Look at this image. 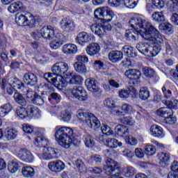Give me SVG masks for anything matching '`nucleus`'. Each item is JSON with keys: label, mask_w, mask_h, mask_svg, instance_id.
I'll list each match as a JSON object with an SVG mask.
<instances>
[{"label": "nucleus", "mask_w": 178, "mask_h": 178, "mask_svg": "<svg viewBox=\"0 0 178 178\" xmlns=\"http://www.w3.org/2000/svg\"><path fill=\"white\" fill-rule=\"evenodd\" d=\"M155 152H156V149H155V147L153 145H146L145 146V154H146V155L152 156V155H155Z\"/></svg>", "instance_id": "obj_55"}, {"label": "nucleus", "mask_w": 178, "mask_h": 178, "mask_svg": "<svg viewBox=\"0 0 178 178\" xmlns=\"http://www.w3.org/2000/svg\"><path fill=\"white\" fill-rule=\"evenodd\" d=\"M115 133L119 137H127L129 136V128L124 125L118 124L115 128Z\"/></svg>", "instance_id": "obj_29"}, {"label": "nucleus", "mask_w": 178, "mask_h": 178, "mask_svg": "<svg viewBox=\"0 0 178 178\" xmlns=\"http://www.w3.org/2000/svg\"><path fill=\"white\" fill-rule=\"evenodd\" d=\"M123 50L124 54L129 58H136V56H137V53H136V49H134L132 47L124 46L123 47Z\"/></svg>", "instance_id": "obj_45"}, {"label": "nucleus", "mask_w": 178, "mask_h": 178, "mask_svg": "<svg viewBox=\"0 0 178 178\" xmlns=\"http://www.w3.org/2000/svg\"><path fill=\"white\" fill-rule=\"evenodd\" d=\"M44 132L45 129H44V128H39L34 134L36 136L35 138V144H38L40 147H45L49 144L48 139L44 136Z\"/></svg>", "instance_id": "obj_12"}, {"label": "nucleus", "mask_w": 178, "mask_h": 178, "mask_svg": "<svg viewBox=\"0 0 178 178\" xmlns=\"http://www.w3.org/2000/svg\"><path fill=\"white\" fill-rule=\"evenodd\" d=\"M170 113H173V111L170 108L161 107L156 111V114L158 116H161V118H165Z\"/></svg>", "instance_id": "obj_42"}, {"label": "nucleus", "mask_w": 178, "mask_h": 178, "mask_svg": "<svg viewBox=\"0 0 178 178\" xmlns=\"http://www.w3.org/2000/svg\"><path fill=\"white\" fill-rule=\"evenodd\" d=\"M152 5L153 9H158L159 10H161V9H163L165 2L163 0H152Z\"/></svg>", "instance_id": "obj_52"}, {"label": "nucleus", "mask_w": 178, "mask_h": 178, "mask_svg": "<svg viewBox=\"0 0 178 178\" xmlns=\"http://www.w3.org/2000/svg\"><path fill=\"white\" fill-rule=\"evenodd\" d=\"M75 41L79 45L84 47L87 42L91 41V35L86 31H82L77 34Z\"/></svg>", "instance_id": "obj_17"}, {"label": "nucleus", "mask_w": 178, "mask_h": 178, "mask_svg": "<svg viewBox=\"0 0 178 178\" xmlns=\"http://www.w3.org/2000/svg\"><path fill=\"white\" fill-rule=\"evenodd\" d=\"M13 109V106L10 103H7L0 106V118H5V116L9 115Z\"/></svg>", "instance_id": "obj_30"}, {"label": "nucleus", "mask_w": 178, "mask_h": 178, "mask_svg": "<svg viewBox=\"0 0 178 178\" xmlns=\"http://www.w3.org/2000/svg\"><path fill=\"white\" fill-rule=\"evenodd\" d=\"M124 76L131 80L133 84H137L138 80H140V77H141V72L136 69H130L125 71Z\"/></svg>", "instance_id": "obj_13"}, {"label": "nucleus", "mask_w": 178, "mask_h": 178, "mask_svg": "<svg viewBox=\"0 0 178 178\" xmlns=\"http://www.w3.org/2000/svg\"><path fill=\"white\" fill-rule=\"evenodd\" d=\"M63 35H54L53 40L51 41L49 45L51 49H59L61 45H63Z\"/></svg>", "instance_id": "obj_24"}, {"label": "nucleus", "mask_w": 178, "mask_h": 178, "mask_svg": "<svg viewBox=\"0 0 178 178\" xmlns=\"http://www.w3.org/2000/svg\"><path fill=\"white\" fill-rule=\"evenodd\" d=\"M63 54L65 55H73L77 53V46L74 44L68 43L62 47Z\"/></svg>", "instance_id": "obj_25"}, {"label": "nucleus", "mask_w": 178, "mask_h": 178, "mask_svg": "<svg viewBox=\"0 0 178 178\" xmlns=\"http://www.w3.org/2000/svg\"><path fill=\"white\" fill-rule=\"evenodd\" d=\"M115 169H119V164L112 159H108L104 165L106 175L108 176L112 175Z\"/></svg>", "instance_id": "obj_16"}, {"label": "nucleus", "mask_w": 178, "mask_h": 178, "mask_svg": "<svg viewBox=\"0 0 178 178\" xmlns=\"http://www.w3.org/2000/svg\"><path fill=\"white\" fill-rule=\"evenodd\" d=\"M59 152L60 150L55 149L54 147H44L42 153L38 154L40 159L47 161L48 159H56L59 156Z\"/></svg>", "instance_id": "obj_7"}, {"label": "nucleus", "mask_w": 178, "mask_h": 178, "mask_svg": "<svg viewBox=\"0 0 178 178\" xmlns=\"http://www.w3.org/2000/svg\"><path fill=\"white\" fill-rule=\"evenodd\" d=\"M108 59L113 63H118V62H120L122 59H123V53L120 51H111L108 54Z\"/></svg>", "instance_id": "obj_26"}, {"label": "nucleus", "mask_w": 178, "mask_h": 178, "mask_svg": "<svg viewBox=\"0 0 178 178\" xmlns=\"http://www.w3.org/2000/svg\"><path fill=\"white\" fill-rule=\"evenodd\" d=\"M35 17L30 13H26V17L25 19V24L24 26H28L29 27H35Z\"/></svg>", "instance_id": "obj_37"}, {"label": "nucleus", "mask_w": 178, "mask_h": 178, "mask_svg": "<svg viewBox=\"0 0 178 178\" xmlns=\"http://www.w3.org/2000/svg\"><path fill=\"white\" fill-rule=\"evenodd\" d=\"M101 47L98 43H91L86 47V54L90 56H94L99 54Z\"/></svg>", "instance_id": "obj_27"}, {"label": "nucleus", "mask_w": 178, "mask_h": 178, "mask_svg": "<svg viewBox=\"0 0 178 178\" xmlns=\"http://www.w3.org/2000/svg\"><path fill=\"white\" fill-rule=\"evenodd\" d=\"M26 13L25 14L17 13L15 15V23H17L18 26H24L26 24Z\"/></svg>", "instance_id": "obj_41"}, {"label": "nucleus", "mask_w": 178, "mask_h": 178, "mask_svg": "<svg viewBox=\"0 0 178 178\" xmlns=\"http://www.w3.org/2000/svg\"><path fill=\"white\" fill-rule=\"evenodd\" d=\"M13 99L16 104L21 105L22 106H26L27 105V101L23 95L19 92H15L13 95Z\"/></svg>", "instance_id": "obj_38"}, {"label": "nucleus", "mask_w": 178, "mask_h": 178, "mask_svg": "<svg viewBox=\"0 0 178 178\" xmlns=\"http://www.w3.org/2000/svg\"><path fill=\"white\" fill-rule=\"evenodd\" d=\"M163 104L168 106L170 109H178V101L174 100L173 102L170 100H163Z\"/></svg>", "instance_id": "obj_57"}, {"label": "nucleus", "mask_w": 178, "mask_h": 178, "mask_svg": "<svg viewBox=\"0 0 178 178\" xmlns=\"http://www.w3.org/2000/svg\"><path fill=\"white\" fill-rule=\"evenodd\" d=\"M149 131L151 136H153V137H161L163 134V129L156 124L152 125Z\"/></svg>", "instance_id": "obj_34"}, {"label": "nucleus", "mask_w": 178, "mask_h": 178, "mask_svg": "<svg viewBox=\"0 0 178 178\" xmlns=\"http://www.w3.org/2000/svg\"><path fill=\"white\" fill-rule=\"evenodd\" d=\"M104 105L106 108H110L111 113L113 115H116V116H122L123 115V112L119 111V106L115 104V100L111 98H107L104 102Z\"/></svg>", "instance_id": "obj_11"}, {"label": "nucleus", "mask_w": 178, "mask_h": 178, "mask_svg": "<svg viewBox=\"0 0 178 178\" xmlns=\"http://www.w3.org/2000/svg\"><path fill=\"white\" fill-rule=\"evenodd\" d=\"M152 17L154 22H158L159 23L165 22V15H163L162 12H154L152 14Z\"/></svg>", "instance_id": "obj_50"}, {"label": "nucleus", "mask_w": 178, "mask_h": 178, "mask_svg": "<svg viewBox=\"0 0 178 178\" xmlns=\"http://www.w3.org/2000/svg\"><path fill=\"white\" fill-rule=\"evenodd\" d=\"M51 72L56 76H61L63 80H66V76L70 74L69 65L65 62H58L51 67Z\"/></svg>", "instance_id": "obj_5"}, {"label": "nucleus", "mask_w": 178, "mask_h": 178, "mask_svg": "<svg viewBox=\"0 0 178 178\" xmlns=\"http://www.w3.org/2000/svg\"><path fill=\"white\" fill-rule=\"evenodd\" d=\"M129 23L132 29L139 30L140 35L146 41H149L150 44H155L154 46H149L147 56H156L161 52V49H162V45L165 42V37L151 23L145 20L144 16L140 14H136L131 18Z\"/></svg>", "instance_id": "obj_1"}, {"label": "nucleus", "mask_w": 178, "mask_h": 178, "mask_svg": "<svg viewBox=\"0 0 178 178\" xmlns=\"http://www.w3.org/2000/svg\"><path fill=\"white\" fill-rule=\"evenodd\" d=\"M48 168L51 172L55 173H60L65 170V163L60 160H57L49 163Z\"/></svg>", "instance_id": "obj_18"}, {"label": "nucleus", "mask_w": 178, "mask_h": 178, "mask_svg": "<svg viewBox=\"0 0 178 178\" xmlns=\"http://www.w3.org/2000/svg\"><path fill=\"white\" fill-rule=\"evenodd\" d=\"M120 121L121 123L127 124V126H134V124H136V121L130 116L124 117L120 119Z\"/></svg>", "instance_id": "obj_54"}, {"label": "nucleus", "mask_w": 178, "mask_h": 178, "mask_svg": "<svg viewBox=\"0 0 178 178\" xmlns=\"http://www.w3.org/2000/svg\"><path fill=\"white\" fill-rule=\"evenodd\" d=\"M108 4L116 8L124 5V6L129 9H134V8L137 6V1L136 0H108Z\"/></svg>", "instance_id": "obj_10"}, {"label": "nucleus", "mask_w": 178, "mask_h": 178, "mask_svg": "<svg viewBox=\"0 0 178 178\" xmlns=\"http://www.w3.org/2000/svg\"><path fill=\"white\" fill-rule=\"evenodd\" d=\"M60 117L61 118L62 120H63V122H69V120L72 119V114H70L69 111L63 110L61 111Z\"/></svg>", "instance_id": "obj_58"}, {"label": "nucleus", "mask_w": 178, "mask_h": 178, "mask_svg": "<svg viewBox=\"0 0 178 178\" xmlns=\"http://www.w3.org/2000/svg\"><path fill=\"white\" fill-rule=\"evenodd\" d=\"M168 8L170 12H178V0H170Z\"/></svg>", "instance_id": "obj_53"}, {"label": "nucleus", "mask_w": 178, "mask_h": 178, "mask_svg": "<svg viewBox=\"0 0 178 178\" xmlns=\"http://www.w3.org/2000/svg\"><path fill=\"white\" fill-rule=\"evenodd\" d=\"M15 113L21 119H24V118H27V108L18 106L15 110Z\"/></svg>", "instance_id": "obj_48"}, {"label": "nucleus", "mask_w": 178, "mask_h": 178, "mask_svg": "<svg viewBox=\"0 0 178 178\" xmlns=\"http://www.w3.org/2000/svg\"><path fill=\"white\" fill-rule=\"evenodd\" d=\"M23 131L27 134H31V136H34L36 131H38L40 128H34L33 126L29 125V124H24L22 126Z\"/></svg>", "instance_id": "obj_44"}, {"label": "nucleus", "mask_w": 178, "mask_h": 178, "mask_svg": "<svg viewBox=\"0 0 178 178\" xmlns=\"http://www.w3.org/2000/svg\"><path fill=\"white\" fill-rule=\"evenodd\" d=\"M157 156L160 161L159 164L163 168H165V166H168V163L169 162V159H170V156L168 154V153H159Z\"/></svg>", "instance_id": "obj_36"}, {"label": "nucleus", "mask_w": 178, "mask_h": 178, "mask_svg": "<svg viewBox=\"0 0 178 178\" xmlns=\"http://www.w3.org/2000/svg\"><path fill=\"white\" fill-rule=\"evenodd\" d=\"M74 67L75 71L80 74H83V73H86L87 72V67H86V64H81L80 63H74Z\"/></svg>", "instance_id": "obj_47"}, {"label": "nucleus", "mask_w": 178, "mask_h": 178, "mask_svg": "<svg viewBox=\"0 0 178 178\" xmlns=\"http://www.w3.org/2000/svg\"><path fill=\"white\" fill-rule=\"evenodd\" d=\"M65 77L66 80L63 79V82L65 83V87H66L67 84H81L84 81L81 76L76 75L73 72H70Z\"/></svg>", "instance_id": "obj_14"}, {"label": "nucleus", "mask_w": 178, "mask_h": 178, "mask_svg": "<svg viewBox=\"0 0 178 178\" xmlns=\"http://www.w3.org/2000/svg\"><path fill=\"white\" fill-rule=\"evenodd\" d=\"M104 7L97 8L94 13H95V17L96 19H102V17H105V12H104Z\"/></svg>", "instance_id": "obj_63"}, {"label": "nucleus", "mask_w": 178, "mask_h": 178, "mask_svg": "<svg viewBox=\"0 0 178 178\" xmlns=\"http://www.w3.org/2000/svg\"><path fill=\"white\" fill-rule=\"evenodd\" d=\"M52 74L51 72L45 73L43 76L44 80L46 81H48V84L44 83L43 86V88L46 90L47 91H55V89L54 88L53 86H56V88H58V90H63L65 88V82H63V76H57L54 78H53Z\"/></svg>", "instance_id": "obj_3"}, {"label": "nucleus", "mask_w": 178, "mask_h": 178, "mask_svg": "<svg viewBox=\"0 0 178 178\" xmlns=\"http://www.w3.org/2000/svg\"><path fill=\"white\" fill-rule=\"evenodd\" d=\"M26 117L38 119L41 118V110L33 105H29L26 107Z\"/></svg>", "instance_id": "obj_21"}, {"label": "nucleus", "mask_w": 178, "mask_h": 178, "mask_svg": "<svg viewBox=\"0 0 178 178\" xmlns=\"http://www.w3.org/2000/svg\"><path fill=\"white\" fill-rule=\"evenodd\" d=\"M59 152L60 150L55 149L54 147H44L42 153L38 154L40 159L47 161L48 159H56L59 156Z\"/></svg>", "instance_id": "obj_6"}, {"label": "nucleus", "mask_w": 178, "mask_h": 178, "mask_svg": "<svg viewBox=\"0 0 178 178\" xmlns=\"http://www.w3.org/2000/svg\"><path fill=\"white\" fill-rule=\"evenodd\" d=\"M121 109L125 115H131V113H133V107L129 104H123Z\"/></svg>", "instance_id": "obj_61"}, {"label": "nucleus", "mask_w": 178, "mask_h": 178, "mask_svg": "<svg viewBox=\"0 0 178 178\" xmlns=\"http://www.w3.org/2000/svg\"><path fill=\"white\" fill-rule=\"evenodd\" d=\"M149 47L150 44L147 42H139L136 45L138 51L142 54H144V55H146V56H148V54H149Z\"/></svg>", "instance_id": "obj_35"}, {"label": "nucleus", "mask_w": 178, "mask_h": 178, "mask_svg": "<svg viewBox=\"0 0 178 178\" xmlns=\"http://www.w3.org/2000/svg\"><path fill=\"white\" fill-rule=\"evenodd\" d=\"M125 37L128 41H136L137 40V33L134 32V30L129 29L127 31Z\"/></svg>", "instance_id": "obj_51"}, {"label": "nucleus", "mask_w": 178, "mask_h": 178, "mask_svg": "<svg viewBox=\"0 0 178 178\" xmlns=\"http://www.w3.org/2000/svg\"><path fill=\"white\" fill-rule=\"evenodd\" d=\"M139 97L140 99H143L144 101H145V99H148L149 98V90H148V88H140Z\"/></svg>", "instance_id": "obj_49"}, {"label": "nucleus", "mask_w": 178, "mask_h": 178, "mask_svg": "<svg viewBox=\"0 0 178 178\" xmlns=\"http://www.w3.org/2000/svg\"><path fill=\"white\" fill-rule=\"evenodd\" d=\"M111 29H112V26L108 23H104L103 24H94L90 26L91 31L99 37L104 35L106 33V30L109 31Z\"/></svg>", "instance_id": "obj_9"}, {"label": "nucleus", "mask_w": 178, "mask_h": 178, "mask_svg": "<svg viewBox=\"0 0 178 178\" xmlns=\"http://www.w3.org/2000/svg\"><path fill=\"white\" fill-rule=\"evenodd\" d=\"M7 168L10 173H16V172L19 170V163L16 161H9Z\"/></svg>", "instance_id": "obj_46"}, {"label": "nucleus", "mask_w": 178, "mask_h": 178, "mask_svg": "<svg viewBox=\"0 0 178 178\" xmlns=\"http://www.w3.org/2000/svg\"><path fill=\"white\" fill-rule=\"evenodd\" d=\"M42 38L44 40H52L55 37V29L52 26H43L41 29Z\"/></svg>", "instance_id": "obj_20"}, {"label": "nucleus", "mask_w": 178, "mask_h": 178, "mask_svg": "<svg viewBox=\"0 0 178 178\" xmlns=\"http://www.w3.org/2000/svg\"><path fill=\"white\" fill-rule=\"evenodd\" d=\"M76 168L81 173H86L87 172V167L81 160H77L76 162Z\"/></svg>", "instance_id": "obj_59"}, {"label": "nucleus", "mask_w": 178, "mask_h": 178, "mask_svg": "<svg viewBox=\"0 0 178 178\" xmlns=\"http://www.w3.org/2000/svg\"><path fill=\"white\" fill-rule=\"evenodd\" d=\"M23 81L27 84V86H35V84L38 83L37 75L31 72L24 74Z\"/></svg>", "instance_id": "obj_23"}, {"label": "nucleus", "mask_w": 178, "mask_h": 178, "mask_svg": "<svg viewBox=\"0 0 178 178\" xmlns=\"http://www.w3.org/2000/svg\"><path fill=\"white\" fill-rule=\"evenodd\" d=\"M102 133L106 136H112L113 131L111 129V127L104 124L101 127Z\"/></svg>", "instance_id": "obj_64"}, {"label": "nucleus", "mask_w": 178, "mask_h": 178, "mask_svg": "<svg viewBox=\"0 0 178 178\" xmlns=\"http://www.w3.org/2000/svg\"><path fill=\"white\" fill-rule=\"evenodd\" d=\"M76 60V63H81L82 65H86V63H88V56L84 54L77 55L75 58Z\"/></svg>", "instance_id": "obj_56"}, {"label": "nucleus", "mask_w": 178, "mask_h": 178, "mask_svg": "<svg viewBox=\"0 0 178 178\" xmlns=\"http://www.w3.org/2000/svg\"><path fill=\"white\" fill-rule=\"evenodd\" d=\"M85 84L88 91L91 92H101L98 81L94 79H87L85 81Z\"/></svg>", "instance_id": "obj_19"}, {"label": "nucleus", "mask_w": 178, "mask_h": 178, "mask_svg": "<svg viewBox=\"0 0 178 178\" xmlns=\"http://www.w3.org/2000/svg\"><path fill=\"white\" fill-rule=\"evenodd\" d=\"M26 9V6H23V3H22V2L13 3L8 8V12H10V13H15L18 10H20V12H24Z\"/></svg>", "instance_id": "obj_28"}, {"label": "nucleus", "mask_w": 178, "mask_h": 178, "mask_svg": "<svg viewBox=\"0 0 178 178\" xmlns=\"http://www.w3.org/2000/svg\"><path fill=\"white\" fill-rule=\"evenodd\" d=\"M6 88L9 95H12L13 92H15V88L12 85V78L8 79V81L6 79H3L1 88L4 90Z\"/></svg>", "instance_id": "obj_31"}, {"label": "nucleus", "mask_w": 178, "mask_h": 178, "mask_svg": "<svg viewBox=\"0 0 178 178\" xmlns=\"http://www.w3.org/2000/svg\"><path fill=\"white\" fill-rule=\"evenodd\" d=\"M161 30L165 33H173V26L170 23H164L160 26Z\"/></svg>", "instance_id": "obj_62"}, {"label": "nucleus", "mask_w": 178, "mask_h": 178, "mask_svg": "<svg viewBox=\"0 0 178 178\" xmlns=\"http://www.w3.org/2000/svg\"><path fill=\"white\" fill-rule=\"evenodd\" d=\"M60 26L64 31H70L74 27V22L69 17H64L60 22Z\"/></svg>", "instance_id": "obj_22"}, {"label": "nucleus", "mask_w": 178, "mask_h": 178, "mask_svg": "<svg viewBox=\"0 0 178 178\" xmlns=\"http://www.w3.org/2000/svg\"><path fill=\"white\" fill-rule=\"evenodd\" d=\"M67 92L72 98H76V99H79V101H87L88 98L87 92L81 86L70 89L67 90Z\"/></svg>", "instance_id": "obj_8"}, {"label": "nucleus", "mask_w": 178, "mask_h": 178, "mask_svg": "<svg viewBox=\"0 0 178 178\" xmlns=\"http://www.w3.org/2000/svg\"><path fill=\"white\" fill-rule=\"evenodd\" d=\"M103 10L104 12V20L105 22H111L113 17H115V13L111 8L107 6L103 7Z\"/></svg>", "instance_id": "obj_40"}, {"label": "nucleus", "mask_w": 178, "mask_h": 178, "mask_svg": "<svg viewBox=\"0 0 178 178\" xmlns=\"http://www.w3.org/2000/svg\"><path fill=\"white\" fill-rule=\"evenodd\" d=\"M22 173L24 177L26 178L34 177L35 175V171L33 167L30 165L24 166L22 169Z\"/></svg>", "instance_id": "obj_33"}, {"label": "nucleus", "mask_w": 178, "mask_h": 178, "mask_svg": "<svg viewBox=\"0 0 178 178\" xmlns=\"http://www.w3.org/2000/svg\"><path fill=\"white\" fill-rule=\"evenodd\" d=\"M17 130L8 127L4 131L3 137L7 140H15L17 137Z\"/></svg>", "instance_id": "obj_32"}, {"label": "nucleus", "mask_w": 178, "mask_h": 178, "mask_svg": "<svg viewBox=\"0 0 178 178\" xmlns=\"http://www.w3.org/2000/svg\"><path fill=\"white\" fill-rule=\"evenodd\" d=\"M105 145L109 147V148H118V147H122V142H119L116 138H107L106 139Z\"/></svg>", "instance_id": "obj_39"}, {"label": "nucleus", "mask_w": 178, "mask_h": 178, "mask_svg": "<svg viewBox=\"0 0 178 178\" xmlns=\"http://www.w3.org/2000/svg\"><path fill=\"white\" fill-rule=\"evenodd\" d=\"M35 97H37V94L34 91L27 90L26 92V101L30 102V104H33L34 100L35 99Z\"/></svg>", "instance_id": "obj_60"}, {"label": "nucleus", "mask_w": 178, "mask_h": 178, "mask_svg": "<svg viewBox=\"0 0 178 178\" xmlns=\"http://www.w3.org/2000/svg\"><path fill=\"white\" fill-rule=\"evenodd\" d=\"M86 147L88 148H92L95 146V140L91 135H86L83 138Z\"/></svg>", "instance_id": "obj_43"}, {"label": "nucleus", "mask_w": 178, "mask_h": 178, "mask_svg": "<svg viewBox=\"0 0 178 178\" xmlns=\"http://www.w3.org/2000/svg\"><path fill=\"white\" fill-rule=\"evenodd\" d=\"M17 156L26 163H31L34 161V155L31 154V152L26 149H20L18 151Z\"/></svg>", "instance_id": "obj_15"}, {"label": "nucleus", "mask_w": 178, "mask_h": 178, "mask_svg": "<svg viewBox=\"0 0 178 178\" xmlns=\"http://www.w3.org/2000/svg\"><path fill=\"white\" fill-rule=\"evenodd\" d=\"M76 116L81 122L86 123L88 127L93 129V130H97L101 127V122L98 118L91 113H87L86 111L80 109L76 112Z\"/></svg>", "instance_id": "obj_4"}, {"label": "nucleus", "mask_w": 178, "mask_h": 178, "mask_svg": "<svg viewBox=\"0 0 178 178\" xmlns=\"http://www.w3.org/2000/svg\"><path fill=\"white\" fill-rule=\"evenodd\" d=\"M73 129L69 127H62L58 129L55 134L59 145L63 148H70V145L80 147L81 141L73 137Z\"/></svg>", "instance_id": "obj_2"}]
</instances>
